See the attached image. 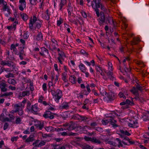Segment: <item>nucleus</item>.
Returning a JSON list of instances; mask_svg holds the SVG:
<instances>
[{"label": "nucleus", "instance_id": "1", "mask_svg": "<svg viewBox=\"0 0 149 149\" xmlns=\"http://www.w3.org/2000/svg\"><path fill=\"white\" fill-rule=\"evenodd\" d=\"M93 2H94L95 4V8H94L95 11L96 12L97 16V17L100 16V13L99 9H98V8L100 7V5L102 4L101 3V0H93V1L92 2L91 6L93 8V6L94 5Z\"/></svg>", "mask_w": 149, "mask_h": 149}, {"label": "nucleus", "instance_id": "2", "mask_svg": "<svg viewBox=\"0 0 149 149\" xmlns=\"http://www.w3.org/2000/svg\"><path fill=\"white\" fill-rule=\"evenodd\" d=\"M100 17L98 18L97 20L98 21L100 25H102L105 22V20L106 19V16L103 11H101L100 13Z\"/></svg>", "mask_w": 149, "mask_h": 149}, {"label": "nucleus", "instance_id": "3", "mask_svg": "<svg viewBox=\"0 0 149 149\" xmlns=\"http://www.w3.org/2000/svg\"><path fill=\"white\" fill-rule=\"evenodd\" d=\"M65 126H68L67 130H71L75 129L77 127V125L72 122H70V123H66L64 125Z\"/></svg>", "mask_w": 149, "mask_h": 149}, {"label": "nucleus", "instance_id": "4", "mask_svg": "<svg viewBox=\"0 0 149 149\" xmlns=\"http://www.w3.org/2000/svg\"><path fill=\"white\" fill-rule=\"evenodd\" d=\"M43 116L45 118H49L50 119H53L54 117V116L52 115V113L49 111L45 112L44 114L43 115Z\"/></svg>", "mask_w": 149, "mask_h": 149}, {"label": "nucleus", "instance_id": "5", "mask_svg": "<svg viewBox=\"0 0 149 149\" xmlns=\"http://www.w3.org/2000/svg\"><path fill=\"white\" fill-rule=\"evenodd\" d=\"M56 94H54V98L56 100H57L58 102V100L61 98L62 95V91L59 89H57L56 91Z\"/></svg>", "mask_w": 149, "mask_h": 149}, {"label": "nucleus", "instance_id": "6", "mask_svg": "<svg viewBox=\"0 0 149 149\" xmlns=\"http://www.w3.org/2000/svg\"><path fill=\"white\" fill-rule=\"evenodd\" d=\"M8 86L5 83L3 82L0 83V88L1 89V91L3 92H6L7 91V89L6 87Z\"/></svg>", "mask_w": 149, "mask_h": 149}, {"label": "nucleus", "instance_id": "7", "mask_svg": "<svg viewBox=\"0 0 149 149\" xmlns=\"http://www.w3.org/2000/svg\"><path fill=\"white\" fill-rule=\"evenodd\" d=\"M19 2L21 4L19 6V9L21 11H23L24 9V7H26L25 0H19Z\"/></svg>", "mask_w": 149, "mask_h": 149}, {"label": "nucleus", "instance_id": "8", "mask_svg": "<svg viewBox=\"0 0 149 149\" xmlns=\"http://www.w3.org/2000/svg\"><path fill=\"white\" fill-rule=\"evenodd\" d=\"M106 96L107 97L109 101H111L115 99L114 95L113 93H107Z\"/></svg>", "mask_w": 149, "mask_h": 149}, {"label": "nucleus", "instance_id": "9", "mask_svg": "<svg viewBox=\"0 0 149 149\" xmlns=\"http://www.w3.org/2000/svg\"><path fill=\"white\" fill-rule=\"evenodd\" d=\"M34 134H31L29 137L25 140L26 142H32L34 140Z\"/></svg>", "mask_w": 149, "mask_h": 149}, {"label": "nucleus", "instance_id": "10", "mask_svg": "<svg viewBox=\"0 0 149 149\" xmlns=\"http://www.w3.org/2000/svg\"><path fill=\"white\" fill-rule=\"evenodd\" d=\"M111 21H112L113 24L114 25V26L115 27V25L114 24L113 21V20L111 18V17L109 16L107 17L106 16V19L105 22L106 24L107 23V22L109 23H111Z\"/></svg>", "mask_w": 149, "mask_h": 149}, {"label": "nucleus", "instance_id": "11", "mask_svg": "<svg viewBox=\"0 0 149 149\" xmlns=\"http://www.w3.org/2000/svg\"><path fill=\"white\" fill-rule=\"evenodd\" d=\"M108 117L107 119H105L104 120H102V121H116L117 120L116 119V118H113L111 116H107Z\"/></svg>", "mask_w": 149, "mask_h": 149}, {"label": "nucleus", "instance_id": "12", "mask_svg": "<svg viewBox=\"0 0 149 149\" xmlns=\"http://www.w3.org/2000/svg\"><path fill=\"white\" fill-rule=\"evenodd\" d=\"M45 130L48 132H52L56 130V128L52 127V126L46 127H45Z\"/></svg>", "mask_w": 149, "mask_h": 149}, {"label": "nucleus", "instance_id": "13", "mask_svg": "<svg viewBox=\"0 0 149 149\" xmlns=\"http://www.w3.org/2000/svg\"><path fill=\"white\" fill-rule=\"evenodd\" d=\"M138 124L137 122H132V123H129L128 125L129 126L133 128H136L138 127L136 125Z\"/></svg>", "mask_w": 149, "mask_h": 149}, {"label": "nucleus", "instance_id": "14", "mask_svg": "<svg viewBox=\"0 0 149 149\" xmlns=\"http://www.w3.org/2000/svg\"><path fill=\"white\" fill-rule=\"evenodd\" d=\"M130 91L133 93L135 95L139 96L138 93V90L135 87H133L132 89L130 90Z\"/></svg>", "mask_w": 149, "mask_h": 149}, {"label": "nucleus", "instance_id": "15", "mask_svg": "<svg viewBox=\"0 0 149 149\" xmlns=\"http://www.w3.org/2000/svg\"><path fill=\"white\" fill-rule=\"evenodd\" d=\"M31 109L32 111L35 112V114H37V112L38 111L39 109L38 108L37 105L35 104L33 105Z\"/></svg>", "mask_w": 149, "mask_h": 149}, {"label": "nucleus", "instance_id": "16", "mask_svg": "<svg viewBox=\"0 0 149 149\" xmlns=\"http://www.w3.org/2000/svg\"><path fill=\"white\" fill-rule=\"evenodd\" d=\"M91 142L95 143L100 144L101 143L100 140L97 139L95 137H93L92 138V140H91Z\"/></svg>", "mask_w": 149, "mask_h": 149}, {"label": "nucleus", "instance_id": "17", "mask_svg": "<svg viewBox=\"0 0 149 149\" xmlns=\"http://www.w3.org/2000/svg\"><path fill=\"white\" fill-rule=\"evenodd\" d=\"M82 149H93V147L87 144L83 145L81 146Z\"/></svg>", "mask_w": 149, "mask_h": 149}, {"label": "nucleus", "instance_id": "18", "mask_svg": "<svg viewBox=\"0 0 149 149\" xmlns=\"http://www.w3.org/2000/svg\"><path fill=\"white\" fill-rule=\"evenodd\" d=\"M76 77L74 75H72L70 76L69 78V80L70 82L74 84L75 83Z\"/></svg>", "mask_w": 149, "mask_h": 149}, {"label": "nucleus", "instance_id": "19", "mask_svg": "<svg viewBox=\"0 0 149 149\" xmlns=\"http://www.w3.org/2000/svg\"><path fill=\"white\" fill-rule=\"evenodd\" d=\"M9 64L10 65H8V66L11 67L12 69V70H10V71H13V70H15V69L16 67L15 64H14L13 62L11 61L10 62Z\"/></svg>", "mask_w": 149, "mask_h": 149}, {"label": "nucleus", "instance_id": "20", "mask_svg": "<svg viewBox=\"0 0 149 149\" xmlns=\"http://www.w3.org/2000/svg\"><path fill=\"white\" fill-rule=\"evenodd\" d=\"M30 94V92L29 91H24L22 93H20V96L24 97L26 95H29Z\"/></svg>", "mask_w": 149, "mask_h": 149}, {"label": "nucleus", "instance_id": "21", "mask_svg": "<svg viewBox=\"0 0 149 149\" xmlns=\"http://www.w3.org/2000/svg\"><path fill=\"white\" fill-rule=\"evenodd\" d=\"M43 36L42 33L40 32L36 36V39L38 40H42Z\"/></svg>", "mask_w": 149, "mask_h": 149}, {"label": "nucleus", "instance_id": "22", "mask_svg": "<svg viewBox=\"0 0 149 149\" xmlns=\"http://www.w3.org/2000/svg\"><path fill=\"white\" fill-rule=\"evenodd\" d=\"M34 126L36 127L37 128H38L40 130L42 129L44 127V123H41L40 122V123L36 124L34 125Z\"/></svg>", "mask_w": 149, "mask_h": 149}, {"label": "nucleus", "instance_id": "23", "mask_svg": "<svg viewBox=\"0 0 149 149\" xmlns=\"http://www.w3.org/2000/svg\"><path fill=\"white\" fill-rule=\"evenodd\" d=\"M79 67L80 69L82 72H85L86 68L84 65L83 64L81 63Z\"/></svg>", "mask_w": 149, "mask_h": 149}, {"label": "nucleus", "instance_id": "24", "mask_svg": "<svg viewBox=\"0 0 149 149\" xmlns=\"http://www.w3.org/2000/svg\"><path fill=\"white\" fill-rule=\"evenodd\" d=\"M8 82L10 84L13 85H15L16 84V82L15 80L13 79H10L8 80Z\"/></svg>", "mask_w": 149, "mask_h": 149}, {"label": "nucleus", "instance_id": "25", "mask_svg": "<svg viewBox=\"0 0 149 149\" xmlns=\"http://www.w3.org/2000/svg\"><path fill=\"white\" fill-rule=\"evenodd\" d=\"M120 131L122 134L127 136H129L131 135L126 130L124 131L123 130H120Z\"/></svg>", "mask_w": 149, "mask_h": 149}, {"label": "nucleus", "instance_id": "26", "mask_svg": "<svg viewBox=\"0 0 149 149\" xmlns=\"http://www.w3.org/2000/svg\"><path fill=\"white\" fill-rule=\"evenodd\" d=\"M66 3V0H61L60 5V10H61L63 6Z\"/></svg>", "mask_w": 149, "mask_h": 149}, {"label": "nucleus", "instance_id": "27", "mask_svg": "<svg viewBox=\"0 0 149 149\" xmlns=\"http://www.w3.org/2000/svg\"><path fill=\"white\" fill-rule=\"evenodd\" d=\"M21 15L24 21H26L28 19V16L26 14L23 13V14H22Z\"/></svg>", "mask_w": 149, "mask_h": 149}, {"label": "nucleus", "instance_id": "28", "mask_svg": "<svg viewBox=\"0 0 149 149\" xmlns=\"http://www.w3.org/2000/svg\"><path fill=\"white\" fill-rule=\"evenodd\" d=\"M45 142L44 141H41L38 145H36L35 147H41L43 145H45Z\"/></svg>", "mask_w": 149, "mask_h": 149}, {"label": "nucleus", "instance_id": "29", "mask_svg": "<svg viewBox=\"0 0 149 149\" xmlns=\"http://www.w3.org/2000/svg\"><path fill=\"white\" fill-rule=\"evenodd\" d=\"M79 116L80 118H79L78 119H80L81 121H84V120H88V121H89V120H91L89 118H88L84 116V117H81L80 116Z\"/></svg>", "mask_w": 149, "mask_h": 149}, {"label": "nucleus", "instance_id": "30", "mask_svg": "<svg viewBox=\"0 0 149 149\" xmlns=\"http://www.w3.org/2000/svg\"><path fill=\"white\" fill-rule=\"evenodd\" d=\"M10 61H2L1 62V64L3 65H7L8 66L10 64H9Z\"/></svg>", "mask_w": 149, "mask_h": 149}, {"label": "nucleus", "instance_id": "31", "mask_svg": "<svg viewBox=\"0 0 149 149\" xmlns=\"http://www.w3.org/2000/svg\"><path fill=\"white\" fill-rule=\"evenodd\" d=\"M97 124L95 122H93L90 124V125L92 128L95 129V126H97Z\"/></svg>", "mask_w": 149, "mask_h": 149}, {"label": "nucleus", "instance_id": "32", "mask_svg": "<svg viewBox=\"0 0 149 149\" xmlns=\"http://www.w3.org/2000/svg\"><path fill=\"white\" fill-rule=\"evenodd\" d=\"M125 93H123L122 92H120L118 94V96L120 98H123L124 99H126V97L124 95Z\"/></svg>", "mask_w": 149, "mask_h": 149}, {"label": "nucleus", "instance_id": "33", "mask_svg": "<svg viewBox=\"0 0 149 149\" xmlns=\"http://www.w3.org/2000/svg\"><path fill=\"white\" fill-rule=\"evenodd\" d=\"M80 52L81 54H83V55H84L86 56H88V53L86 51H85L84 50H81L80 51Z\"/></svg>", "mask_w": 149, "mask_h": 149}, {"label": "nucleus", "instance_id": "34", "mask_svg": "<svg viewBox=\"0 0 149 149\" xmlns=\"http://www.w3.org/2000/svg\"><path fill=\"white\" fill-rule=\"evenodd\" d=\"M125 102L126 104H128L131 105H133L134 104V103L133 102L131 101L128 99H127Z\"/></svg>", "mask_w": 149, "mask_h": 149}, {"label": "nucleus", "instance_id": "35", "mask_svg": "<svg viewBox=\"0 0 149 149\" xmlns=\"http://www.w3.org/2000/svg\"><path fill=\"white\" fill-rule=\"evenodd\" d=\"M139 38H134V40L132 41V45H136L137 43L135 41L139 42Z\"/></svg>", "mask_w": 149, "mask_h": 149}, {"label": "nucleus", "instance_id": "36", "mask_svg": "<svg viewBox=\"0 0 149 149\" xmlns=\"http://www.w3.org/2000/svg\"><path fill=\"white\" fill-rule=\"evenodd\" d=\"M20 42L23 44L22 45V47H21L20 48L24 49L25 46V41L24 40L22 39H21L20 40Z\"/></svg>", "mask_w": 149, "mask_h": 149}, {"label": "nucleus", "instance_id": "37", "mask_svg": "<svg viewBox=\"0 0 149 149\" xmlns=\"http://www.w3.org/2000/svg\"><path fill=\"white\" fill-rule=\"evenodd\" d=\"M62 79L65 82H66L67 81V80L66 79V74L65 72L62 74Z\"/></svg>", "mask_w": 149, "mask_h": 149}, {"label": "nucleus", "instance_id": "38", "mask_svg": "<svg viewBox=\"0 0 149 149\" xmlns=\"http://www.w3.org/2000/svg\"><path fill=\"white\" fill-rule=\"evenodd\" d=\"M84 139L87 141H91V140H92V138L88 136H85L84 137Z\"/></svg>", "mask_w": 149, "mask_h": 149}, {"label": "nucleus", "instance_id": "39", "mask_svg": "<svg viewBox=\"0 0 149 149\" xmlns=\"http://www.w3.org/2000/svg\"><path fill=\"white\" fill-rule=\"evenodd\" d=\"M33 22L32 19H30V23L29 24V28L31 29H33Z\"/></svg>", "mask_w": 149, "mask_h": 149}, {"label": "nucleus", "instance_id": "40", "mask_svg": "<svg viewBox=\"0 0 149 149\" xmlns=\"http://www.w3.org/2000/svg\"><path fill=\"white\" fill-rule=\"evenodd\" d=\"M63 22V19L62 18H60V19L59 20L57 21V25L58 26H59Z\"/></svg>", "mask_w": 149, "mask_h": 149}, {"label": "nucleus", "instance_id": "41", "mask_svg": "<svg viewBox=\"0 0 149 149\" xmlns=\"http://www.w3.org/2000/svg\"><path fill=\"white\" fill-rule=\"evenodd\" d=\"M100 93L102 96H104V94L105 95H106L107 93L106 92L105 90H100Z\"/></svg>", "mask_w": 149, "mask_h": 149}, {"label": "nucleus", "instance_id": "42", "mask_svg": "<svg viewBox=\"0 0 149 149\" xmlns=\"http://www.w3.org/2000/svg\"><path fill=\"white\" fill-rule=\"evenodd\" d=\"M111 123V124L112 125V127L114 128L119 126V125L117 124L113 123V122H110Z\"/></svg>", "mask_w": 149, "mask_h": 149}, {"label": "nucleus", "instance_id": "43", "mask_svg": "<svg viewBox=\"0 0 149 149\" xmlns=\"http://www.w3.org/2000/svg\"><path fill=\"white\" fill-rule=\"evenodd\" d=\"M138 90L141 91V92H142V87L140 86L138 84H137V85H136V87Z\"/></svg>", "mask_w": 149, "mask_h": 149}, {"label": "nucleus", "instance_id": "44", "mask_svg": "<svg viewBox=\"0 0 149 149\" xmlns=\"http://www.w3.org/2000/svg\"><path fill=\"white\" fill-rule=\"evenodd\" d=\"M41 50L42 52H45L47 54H48L49 52L48 50L46 48L44 47H42L41 48Z\"/></svg>", "mask_w": 149, "mask_h": 149}, {"label": "nucleus", "instance_id": "45", "mask_svg": "<svg viewBox=\"0 0 149 149\" xmlns=\"http://www.w3.org/2000/svg\"><path fill=\"white\" fill-rule=\"evenodd\" d=\"M18 111V113L19 115L21 116L22 115L23 113V111L22 109H19V108H17V109Z\"/></svg>", "mask_w": 149, "mask_h": 149}, {"label": "nucleus", "instance_id": "46", "mask_svg": "<svg viewBox=\"0 0 149 149\" xmlns=\"http://www.w3.org/2000/svg\"><path fill=\"white\" fill-rule=\"evenodd\" d=\"M109 143L112 146L116 147L117 146V145L115 142H113L112 141H109Z\"/></svg>", "mask_w": 149, "mask_h": 149}, {"label": "nucleus", "instance_id": "47", "mask_svg": "<svg viewBox=\"0 0 149 149\" xmlns=\"http://www.w3.org/2000/svg\"><path fill=\"white\" fill-rule=\"evenodd\" d=\"M68 107V104H62V108L63 109H66Z\"/></svg>", "mask_w": 149, "mask_h": 149}, {"label": "nucleus", "instance_id": "48", "mask_svg": "<svg viewBox=\"0 0 149 149\" xmlns=\"http://www.w3.org/2000/svg\"><path fill=\"white\" fill-rule=\"evenodd\" d=\"M6 77V78H9L10 77H13L14 75L13 74L11 73H10L6 75L5 76Z\"/></svg>", "mask_w": 149, "mask_h": 149}, {"label": "nucleus", "instance_id": "49", "mask_svg": "<svg viewBox=\"0 0 149 149\" xmlns=\"http://www.w3.org/2000/svg\"><path fill=\"white\" fill-rule=\"evenodd\" d=\"M101 9L103 11L105 12L107 10V9L105 8L104 6L102 4L100 5Z\"/></svg>", "mask_w": 149, "mask_h": 149}, {"label": "nucleus", "instance_id": "50", "mask_svg": "<svg viewBox=\"0 0 149 149\" xmlns=\"http://www.w3.org/2000/svg\"><path fill=\"white\" fill-rule=\"evenodd\" d=\"M9 125L7 123H5L3 126V130H6L8 127Z\"/></svg>", "mask_w": 149, "mask_h": 149}, {"label": "nucleus", "instance_id": "51", "mask_svg": "<svg viewBox=\"0 0 149 149\" xmlns=\"http://www.w3.org/2000/svg\"><path fill=\"white\" fill-rule=\"evenodd\" d=\"M51 81H53V79L54 78V77L55 76V73H54V72H52L51 73Z\"/></svg>", "mask_w": 149, "mask_h": 149}, {"label": "nucleus", "instance_id": "52", "mask_svg": "<svg viewBox=\"0 0 149 149\" xmlns=\"http://www.w3.org/2000/svg\"><path fill=\"white\" fill-rule=\"evenodd\" d=\"M9 117L10 120H13L15 118L13 115L12 114H9Z\"/></svg>", "mask_w": 149, "mask_h": 149}, {"label": "nucleus", "instance_id": "53", "mask_svg": "<svg viewBox=\"0 0 149 149\" xmlns=\"http://www.w3.org/2000/svg\"><path fill=\"white\" fill-rule=\"evenodd\" d=\"M36 1L37 0H29L30 3L32 5H35Z\"/></svg>", "mask_w": 149, "mask_h": 149}, {"label": "nucleus", "instance_id": "54", "mask_svg": "<svg viewBox=\"0 0 149 149\" xmlns=\"http://www.w3.org/2000/svg\"><path fill=\"white\" fill-rule=\"evenodd\" d=\"M13 93L12 92H10L9 93H6L4 94V95L5 96H8L10 95H13Z\"/></svg>", "mask_w": 149, "mask_h": 149}, {"label": "nucleus", "instance_id": "55", "mask_svg": "<svg viewBox=\"0 0 149 149\" xmlns=\"http://www.w3.org/2000/svg\"><path fill=\"white\" fill-rule=\"evenodd\" d=\"M36 27L38 29H39L41 26V23L40 22H37L36 23Z\"/></svg>", "mask_w": 149, "mask_h": 149}, {"label": "nucleus", "instance_id": "56", "mask_svg": "<svg viewBox=\"0 0 149 149\" xmlns=\"http://www.w3.org/2000/svg\"><path fill=\"white\" fill-rule=\"evenodd\" d=\"M116 139L118 141L119 144L120 145V146L121 147H123V145L121 143V141L120 139L119 138H117Z\"/></svg>", "mask_w": 149, "mask_h": 149}, {"label": "nucleus", "instance_id": "57", "mask_svg": "<svg viewBox=\"0 0 149 149\" xmlns=\"http://www.w3.org/2000/svg\"><path fill=\"white\" fill-rule=\"evenodd\" d=\"M42 88L43 90L44 91H46L47 90V86H46V83H44L42 85Z\"/></svg>", "mask_w": 149, "mask_h": 149}, {"label": "nucleus", "instance_id": "58", "mask_svg": "<svg viewBox=\"0 0 149 149\" xmlns=\"http://www.w3.org/2000/svg\"><path fill=\"white\" fill-rule=\"evenodd\" d=\"M18 138V136H16V137L14 136L13 137H12L11 138V141L13 142L14 141H16L17 140V139Z\"/></svg>", "mask_w": 149, "mask_h": 149}, {"label": "nucleus", "instance_id": "59", "mask_svg": "<svg viewBox=\"0 0 149 149\" xmlns=\"http://www.w3.org/2000/svg\"><path fill=\"white\" fill-rule=\"evenodd\" d=\"M94 129L100 132H101L102 130L101 128L99 127H96Z\"/></svg>", "mask_w": 149, "mask_h": 149}, {"label": "nucleus", "instance_id": "60", "mask_svg": "<svg viewBox=\"0 0 149 149\" xmlns=\"http://www.w3.org/2000/svg\"><path fill=\"white\" fill-rule=\"evenodd\" d=\"M4 114L3 113H1V115L0 116V120L1 121L3 120L4 119Z\"/></svg>", "mask_w": 149, "mask_h": 149}, {"label": "nucleus", "instance_id": "61", "mask_svg": "<svg viewBox=\"0 0 149 149\" xmlns=\"http://www.w3.org/2000/svg\"><path fill=\"white\" fill-rule=\"evenodd\" d=\"M56 45H58L56 43H54V44H53L52 45V46L53 47V49L54 50H55L56 49V47L55 46Z\"/></svg>", "mask_w": 149, "mask_h": 149}, {"label": "nucleus", "instance_id": "62", "mask_svg": "<svg viewBox=\"0 0 149 149\" xmlns=\"http://www.w3.org/2000/svg\"><path fill=\"white\" fill-rule=\"evenodd\" d=\"M23 37L25 39H27L29 37V35H28L27 33H24L23 35Z\"/></svg>", "mask_w": 149, "mask_h": 149}, {"label": "nucleus", "instance_id": "63", "mask_svg": "<svg viewBox=\"0 0 149 149\" xmlns=\"http://www.w3.org/2000/svg\"><path fill=\"white\" fill-rule=\"evenodd\" d=\"M82 16L84 18H86L87 17V15L86 13L85 12H82L81 13Z\"/></svg>", "mask_w": 149, "mask_h": 149}, {"label": "nucleus", "instance_id": "64", "mask_svg": "<svg viewBox=\"0 0 149 149\" xmlns=\"http://www.w3.org/2000/svg\"><path fill=\"white\" fill-rule=\"evenodd\" d=\"M144 120V121H146L147 120H149V117H147L146 116H144L143 117Z\"/></svg>", "mask_w": 149, "mask_h": 149}]
</instances>
